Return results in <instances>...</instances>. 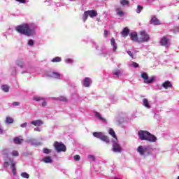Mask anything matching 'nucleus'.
<instances>
[{
    "mask_svg": "<svg viewBox=\"0 0 179 179\" xmlns=\"http://www.w3.org/2000/svg\"><path fill=\"white\" fill-rule=\"evenodd\" d=\"M138 136L141 141H148V142H156L157 141L156 136L148 131H138Z\"/></svg>",
    "mask_w": 179,
    "mask_h": 179,
    "instance_id": "1",
    "label": "nucleus"
},
{
    "mask_svg": "<svg viewBox=\"0 0 179 179\" xmlns=\"http://www.w3.org/2000/svg\"><path fill=\"white\" fill-rule=\"evenodd\" d=\"M15 30L24 36H32L33 29H30L29 24H22L15 27Z\"/></svg>",
    "mask_w": 179,
    "mask_h": 179,
    "instance_id": "2",
    "label": "nucleus"
},
{
    "mask_svg": "<svg viewBox=\"0 0 179 179\" xmlns=\"http://www.w3.org/2000/svg\"><path fill=\"white\" fill-rule=\"evenodd\" d=\"M93 136H94V138H98V139H101V141H103V142H105L106 143H110V138H108V136L104 135V133L103 132H94Z\"/></svg>",
    "mask_w": 179,
    "mask_h": 179,
    "instance_id": "3",
    "label": "nucleus"
},
{
    "mask_svg": "<svg viewBox=\"0 0 179 179\" xmlns=\"http://www.w3.org/2000/svg\"><path fill=\"white\" fill-rule=\"evenodd\" d=\"M53 146L58 153H59L61 152H66V146H65V144H64L62 143L55 141L54 143Z\"/></svg>",
    "mask_w": 179,
    "mask_h": 179,
    "instance_id": "4",
    "label": "nucleus"
},
{
    "mask_svg": "<svg viewBox=\"0 0 179 179\" xmlns=\"http://www.w3.org/2000/svg\"><path fill=\"white\" fill-rule=\"evenodd\" d=\"M141 77L142 78V79H143L145 83H152V82L155 80V77H151L150 78H149L148 73H146L145 72L141 73Z\"/></svg>",
    "mask_w": 179,
    "mask_h": 179,
    "instance_id": "5",
    "label": "nucleus"
},
{
    "mask_svg": "<svg viewBox=\"0 0 179 179\" xmlns=\"http://www.w3.org/2000/svg\"><path fill=\"white\" fill-rule=\"evenodd\" d=\"M140 34V41L142 43H145L146 41H149V39L150 38L149 36V34L146 33L145 31H141L139 32Z\"/></svg>",
    "mask_w": 179,
    "mask_h": 179,
    "instance_id": "6",
    "label": "nucleus"
},
{
    "mask_svg": "<svg viewBox=\"0 0 179 179\" xmlns=\"http://www.w3.org/2000/svg\"><path fill=\"white\" fill-rule=\"evenodd\" d=\"M112 150L113 152H115V153H121V150H122V148H121V145L118 144V143L113 142Z\"/></svg>",
    "mask_w": 179,
    "mask_h": 179,
    "instance_id": "7",
    "label": "nucleus"
},
{
    "mask_svg": "<svg viewBox=\"0 0 179 179\" xmlns=\"http://www.w3.org/2000/svg\"><path fill=\"white\" fill-rule=\"evenodd\" d=\"M137 152L141 156H145V153L148 152V148L140 145L137 148Z\"/></svg>",
    "mask_w": 179,
    "mask_h": 179,
    "instance_id": "8",
    "label": "nucleus"
},
{
    "mask_svg": "<svg viewBox=\"0 0 179 179\" xmlns=\"http://www.w3.org/2000/svg\"><path fill=\"white\" fill-rule=\"evenodd\" d=\"M131 40L132 41H136L137 43H139L141 41L138 39V34L136 32H132L129 34Z\"/></svg>",
    "mask_w": 179,
    "mask_h": 179,
    "instance_id": "9",
    "label": "nucleus"
},
{
    "mask_svg": "<svg viewBox=\"0 0 179 179\" xmlns=\"http://www.w3.org/2000/svg\"><path fill=\"white\" fill-rule=\"evenodd\" d=\"M162 87L164 89H169V87L172 88L173 87V84H171V82L169 80H166L162 83Z\"/></svg>",
    "mask_w": 179,
    "mask_h": 179,
    "instance_id": "10",
    "label": "nucleus"
},
{
    "mask_svg": "<svg viewBox=\"0 0 179 179\" xmlns=\"http://www.w3.org/2000/svg\"><path fill=\"white\" fill-rule=\"evenodd\" d=\"M13 142L15 145H20L23 142V137H22V136L15 137L13 138Z\"/></svg>",
    "mask_w": 179,
    "mask_h": 179,
    "instance_id": "11",
    "label": "nucleus"
},
{
    "mask_svg": "<svg viewBox=\"0 0 179 179\" xmlns=\"http://www.w3.org/2000/svg\"><path fill=\"white\" fill-rule=\"evenodd\" d=\"M150 24H154L155 26H159V24H161L160 21L156 17H153L151 19Z\"/></svg>",
    "mask_w": 179,
    "mask_h": 179,
    "instance_id": "12",
    "label": "nucleus"
},
{
    "mask_svg": "<svg viewBox=\"0 0 179 179\" xmlns=\"http://www.w3.org/2000/svg\"><path fill=\"white\" fill-rule=\"evenodd\" d=\"M160 44L161 45L166 47V45L169 44V38H167L166 36H163L161 38Z\"/></svg>",
    "mask_w": 179,
    "mask_h": 179,
    "instance_id": "13",
    "label": "nucleus"
},
{
    "mask_svg": "<svg viewBox=\"0 0 179 179\" xmlns=\"http://www.w3.org/2000/svg\"><path fill=\"white\" fill-rule=\"evenodd\" d=\"M32 125H34V127H41V125H43V122L41 120H34L31 122Z\"/></svg>",
    "mask_w": 179,
    "mask_h": 179,
    "instance_id": "14",
    "label": "nucleus"
},
{
    "mask_svg": "<svg viewBox=\"0 0 179 179\" xmlns=\"http://www.w3.org/2000/svg\"><path fill=\"white\" fill-rule=\"evenodd\" d=\"M115 12L117 16H119L120 17H124V11L121 9V8H116Z\"/></svg>",
    "mask_w": 179,
    "mask_h": 179,
    "instance_id": "15",
    "label": "nucleus"
},
{
    "mask_svg": "<svg viewBox=\"0 0 179 179\" xmlns=\"http://www.w3.org/2000/svg\"><path fill=\"white\" fill-rule=\"evenodd\" d=\"M87 12L88 13V16L90 17H96L97 16V11L94 10H87Z\"/></svg>",
    "mask_w": 179,
    "mask_h": 179,
    "instance_id": "16",
    "label": "nucleus"
},
{
    "mask_svg": "<svg viewBox=\"0 0 179 179\" xmlns=\"http://www.w3.org/2000/svg\"><path fill=\"white\" fill-rule=\"evenodd\" d=\"M90 83H92V80H90V78H85L84 80L83 86H85V87H89V86H90Z\"/></svg>",
    "mask_w": 179,
    "mask_h": 179,
    "instance_id": "17",
    "label": "nucleus"
},
{
    "mask_svg": "<svg viewBox=\"0 0 179 179\" xmlns=\"http://www.w3.org/2000/svg\"><path fill=\"white\" fill-rule=\"evenodd\" d=\"M121 34L122 37H127L128 34H129V29L128 27L124 28Z\"/></svg>",
    "mask_w": 179,
    "mask_h": 179,
    "instance_id": "18",
    "label": "nucleus"
},
{
    "mask_svg": "<svg viewBox=\"0 0 179 179\" xmlns=\"http://www.w3.org/2000/svg\"><path fill=\"white\" fill-rule=\"evenodd\" d=\"M110 44L113 47L114 52H115V51H117V43L115 42V39L114 38L110 39Z\"/></svg>",
    "mask_w": 179,
    "mask_h": 179,
    "instance_id": "19",
    "label": "nucleus"
},
{
    "mask_svg": "<svg viewBox=\"0 0 179 179\" xmlns=\"http://www.w3.org/2000/svg\"><path fill=\"white\" fill-rule=\"evenodd\" d=\"M108 134H109V135H110V136L114 138L115 139V141L117 140V135L115 134V131H114V129H113V128L109 129Z\"/></svg>",
    "mask_w": 179,
    "mask_h": 179,
    "instance_id": "20",
    "label": "nucleus"
},
{
    "mask_svg": "<svg viewBox=\"0 0 179 179\" xmlns=\"http://www.w3.org/2000/svg\"><path fill=\"white\" fill-rule=\"evenodd\" d=\"M10 167H11L13 176H16V166H15V164L13 163V161L11 162Z\"/></svg>",
    "mask_w": 179,
    "mask_h": 179,
    "instance_id": "21",
    "label": "nucleus"
},
{
    "mask_svg": "<svg viewBox=\"0 0 179 179\" xmlns=\"http://www.w3.org/2000/svg\"><path fill=\"white\" fill-rule=\"evenodd\" d=\"M95 115L96 116V117L99 118V120H101V121H103V122H107V120L104 117H101L100 113L95 112Z\"/></svg>",
    "mask_w": 179,
    "mask_h": 179,
    "instance_id": "22",
    "label": "nucleus"
},
{
    "mask_svg": "<svg viewBox=\"0 0 179 179\" xmlns=\"http://www.w3.org/2000/svg\"><path fill=\"white\" fill-rule=\"evenodd\" d=\"M143 104L144 107H146V108H150V104H149V101H148L147 99H144L143 100Z\"/></svg>",
    "mask_w": 179,
    "mask_h": 179,
    "instance_id": "23",
    "label": "nucleus"
},
{
    "mask_svg": "<svg viewBox=\"0 0 179 179\" xmlns=\"http://www.w3.org/2000/svg\"><path fill=\"white\" fill-rule=\"evenodd\" d=\"M42 160L43 162H44V163H52V159H51V157H45Z\"/></svg>",
    "mask_w": 179,
    "mask_h": 179,
    "instance_id": "24",
    "label": "nucleus"
},
{
    "mask_svg": "<svg viewBox=\"0 0 179 179\" xmlns=\"http://www.w3.org/2000/svg\"><path fill=\"white\" fill-rule=\"evenodd\" d=\"M51 77L55 78V79H60L61 75L57 72H53L52 73Z\"/></svg>",
    "mask_w": 179,
    "mask_h": 179,
    "instance_id": "25",
    "label": "nucleus"
},
{
    "mask_svg": "<svg viewBox=\"0 0 179 179\" xmlns=\"http://www.w3.org/2000/svg\"><path fill=\"white\" fill-rule=\"evenodd\" d=\"M13 118L8 116L6 117V124H13Z\"/></svg>",
    "mask_w": 179,
    "mask_h": 179,
    "instance_id": "26",
    "label": "nucleus"
},
{
    "mask_svg": "<svg viewBox=\"0 0 179 179\" xmlns=\"http://www.w3.org/2000/svg\"><path fill=\"white\" fill-rule=\"evenodd\" d=\"M33 99L35 101H44V100H45L43 97L37 96H34Z\"/></svg>",
    "mask_w": 179,
    "mask_h": 179,
    "instance_id": "27",
    "label": "nucleus"
},
{
    "mask_svg": "<svg viewBox=\"0 0 179 179\" xmlns=\"http://www.w3.org/2000/svg\"><path fill=\"white\" fill-rule=\"evenodd\" d=\"M120 3L122 6H125V5H129V1L128 0H120Z\"/></svg>",
    "mask_w": 179,
    "mask_h": 179,
    "instance_id": "28",
    "label": "nucleus"
},
{
    "mask_svg": "<svg viewBox=\"0 0 179 179\" xmlns=\"http://www.w3.org/2000/svg\"><path fill=\"white\" fill-rule=\"evenodd\" d=\"M1 89L3 92H5L6 93H8L9 92V86L4 85L1 86Z\"/></svg>",
    "mask_w": 179,
    "mask_h": 179,
    "instance_id": "29",
    "label": "nucleus"
},
{
    "mask_svg": "<svg viewBox=\"0 0 179 179\" xmlns=\"http://www.w3.org/2000/svg\"><path fill=\"white\" fill-rule=\"evenodd\" d=\"M87 17H89V13H87V11H85L83 15V20H84V22H86V20H87Z\"/></svg>",
    "mask_w": 179,
    "mask_h": 179,
    "instance_id": "30",
    "label": "nucleus"
},
{
    "mask_svg": "<svg viewBox=\"0 0 179 179\" xmlns=\"http://www.w3.org/2000/svg\"><path fill=\"white\" fill-rule=\"evenodd\" d=\"M127 54L128 55H129V57H131V58H132L133 59H136V57L134 55V53L131 51H127Z\"/></svg>",
    "mask_w": 179,
    "mask_h": 179,
    "instance_id": "31",
    "label": "nucleus"
},
{
    "mask_svg": "<svg viewBox=\"0 0 179 179\" xmlns=\"http://www.w3.org/2000/svg\"><path fill=\"white\" fill-rule=\"evenodd\" d=\"M52 62H61V57H56L52 59Z\"/></svg>",
    "mask_w": 179,
    "mask_h": 179,
    "instance_id": "32",
    "label": "nucleus"
},
{
    "mask_svg": "<svg viewBox=\"0 0 179 179\" xmlns=\"http://www.w3.org/2000/svg\"><path fill=\"white\" fill-rule=\"evenodd\" d=\"M58 100H59V101H64V103H66V101H68V99H66V97L65 96H60L58 98Z\"/></svg>",
    "mask_w": 179,
    "mask_h": 179,
    "instance_id": "33",
    "label": "nucleus"
},
{
    "mask_svg": "<svg viewBox=\"0 0 179 179\" xmlns=\"http://www.w3.org/2000/svg\"><path fill=\"white\" fill-rule=\"evenodd\" d=\"M21 176L23 178H29L30 177V176L26 172H24V173H21Z\"/></svg>",
    "mask_w": 179,
    "mask_h": 179,
    "instance_id": "34",
    "label": "nucleus"
},
{
    "mask_svg": "<svg viewBox=\"0 0 179 179\" xmlns=\"http://www.w3.org/2000/svg\"><path fill=\"white\" fill-rule=\"evenodd\" d=\"M142 9H143V6H137L136 13H141V12H142Z\"/></svg>",
    "mask_w": 179,
    "mask_h": 179,
    "instance_id": "35",
    "label": "nucleus"
},
{
    "mask_svg": "<svg viewBox=\"0 0 179 179\" xmlns=\"http://www.w3.org/2000/svg\"><path fill=\"white\" fill-rule=\"evenodd\" d=\"M43 153H45V155H48L49 153H51V150L48 148H44Z\"/></svg>",
    "mask_w": 179,
    "mask_h": 179,
    "instance_id": "36",
    "label": "nucleus"
},
{
    "mask_svg": "<svg viewBox=\"0 0 179 179\" xmlns=\"http://www.w3.org/2000/svg\"><path fill=\"white\" fill-rule=\"evenodd\" d=\"M73 159L75 160V162H79V160H80V156H79L78 155H74Z\"/></svg>",
    "mask_w": 179,
    "mask_h": 179,
    "instance_id": "37",
    "label": "nucleus"
},
{
    "mask_svg": "<svg viewBox=\"0 0 179 179\" xmlns=\"http://www.w3.org/2000/svg\"><path fill=\"white\" fill-rule=\"evenodd\" d=\"M12 155L17 157V156H19V152L17 151H16V150H13L12 152Z\"/></svg>",
    "mask_w": 179,
    "mask_h": 179,
    "instance_id": "38",
    "label": "nucleus"
},
{
    "mask_svg": "<svg viewBox=\"0 0 179 179\" xmlns=\"http://www.w3.org/2000/svg\"><path fill=\"white\" fill-rule=\"evenodd\" d=\"M28 45H34V41L30 39L28 42Z\"/></svg>",
    "mask_w": 179,
    "mask_h": 179,
    "instance_id": "39",
    "label": "nucleus"
},
{
    "mask_svg": "<svg viewBox=\"0 0 179 179\" xmlns=\"http://www.w3.org/2000/svg\"><path fill=\"white\" fill-rule=\"evenodd\" d=\"M131 65L134 68H139V64L138 63H136V62H133Z\"/></svg>",
    "mask_w": 179,
    "mask_h": 179,
    "instance_id": "40",
    "label": "nucleus"
},
{
    "mask_svg": "<svg viewBox=\"0 0 179 179\" xmlns=\"http://www.w3.org/2000/svg\"><path fill=\"white\" fill-rule=\"evenodd\" d=\"M2 153H3V155H4L5 156H8V150H6V149H3V150H2Z\"/></svg>",
    "mask_w": 179,
    "mask_h": 179,
    "instance_id": "41",
    "label": "nucleus"
},
{
    "mask_svg": "<svg viewBox=\"0 0 179 179\" xmlns=\"http://www.w3.org/2000/svg\"><path fill=\"white\" fill-rule=\"evenodd\" d=\"M17 65L18 66H20V68H23V62L22 61H18L17 62Z\"/></svg>",
    "mask_w": 179,
    "mask_h": 179,
    "instance_id": "42",
    "label": "nucleus"
},
{
    "mask_svg": "<svg viewBox=\"0 0 179 179\" xmlns=\"http://www.w3.org/2000/svg\"><path fill=\"white\" fill-rule=\"evenodd\" d=\"M103 36L104 37H107L108 36V31L107 29L104 30Z\"/></svg>",
    "mask_w": 179,
    "mask_h": 179,
    "instance_id": "43",
    "label": "nucleus"
},
{
    "mask_svg": "<svg viewBox=\"0 0 179 179\" xmlns=\"http://www.w3.org/2000/svg\"><path fill=\"white\" fill-rule=\"evenodd\" d=\"M13 106L14 107H16V106H20V102H13Z\"/></svg>",
    "mask_w": 179,
    "mask_h": 179,
    "instance_id": "44",
    "label": "nucleus"
},
{
    "mask_svg": "<svg viewBox=\"0 0 179 179\" xmlns=\"http://www.w3.org/2000/svg\"><path fill=\"white\" fill-rule=\"evenodd\" d=\"M88 158H89V159H92V160L93 162H94V160H95L94 156H93V155H88Z\"/></svg>",
    "mask_w": 179,
    "mask_h": 179,
    "instance_id": "45",
    "label": "nucleus"
},
{
    "mask_svg": "<svg viewBox=\"0 0 179 179\" xmlns=\"http://www.w3.org/2000/svg\"><path fill=\"white\" fill-rule=\"evenodd\" d=\"M22 128H26L27 127V122H24L20 125Z\"/></svg>",
    "mask_w": 179,
    "mask_h": 179,
    "instance_id": "46",
    "label": "nucleus"
},
{
    "mask_svg": "<svg viewBox=\"0 0 179 179\" xmlns=\"http://www.w3.org/2000/svg\"><path fill=\"white\" fill-rule=\"evenodd\" d=\"M17 2H20V3H26V0H15Z\"/></svg>",
    "mask_w": 179,
    "mask_h": 179,
    "instance_id": "47",
    "label": "nucleus"
},
{
    "mask_svg": "<svg viewBox=\"0 0 179 179\" xmlns=\"http://www.w3.org/2000/svg\"><path fill=\"white\" fill-rule=\"evenodd\" d=\"M113 75H116V76H120V71H115L113 73Z\"/></svg>",
    "mask_w": 179,
    "mask_h": 179,
    "instance_id": "48",
    "label": "nucleus"
},
{
    "mask_svg": "<svg viewBox=\"0 0 179 179\" xmlns=\"http://www.w3.org/2000/svg\"><path fill=\"white\" fill-rule=\"evenodd\" d=\"M42 106L43 107H45V106H47V102L45 101H44L43 102H42Z\"/></svg>",
    "mask_w": 179,
    "mask_h": 179,
    "instance_id": "49",
    "label": "nucleus"
},
{
    "mask_svg": "<svg viewBox=\"0 0 179 179\" xmlns=\"http://www.w3.org/2000/svg\"><path fill=\"white\" fill-rule=\"evenodd\" d=\"M3 166H4V167H8V166H9V163L8 162H4Z\"/></svg>",
    "mask_w": 179,
    "mask_h": 179,
    "instance_id": "50",
    "label": "nucleus"
},
{
    "mask_svg": "<svg viewBox=\"0 0 179 179\" xmlns=\"http://www.w3.org/2000/svg\"><path fill=\"white\" fill-rule=\"evenodd\" d=\"M0 134H3V129H2V126L0 124Z\"/></svg>",
    "mask_w": 179,
    "mask_h": 179,
    "instance_id": "51",
    "label": "nucleus"
},
{
    "mask_svg": "<svg viewBox=\"0 0 179 179\" xmlns=\"http://www.w3.org/2000/svg\"><path fill=\"white\" fill-rule=\"evenodd\" d=\"M66 62L71 63V62H72V60H71L70 59H66Z\"/></svg>",
    "mask_w": 179,
    "mask_h": 179,
    "instance_id": "52",
    "label": "nucleus"
},
{
    "mask_svg": "<svg viewBox=\"0 0 179 179\" xmlns=\"http://www.w3.org/2000/svg\"><path fill=\"white\" fill-rule=\"evenodd\" d=\"M34 131H40V129H37V128H35V129H34Z\"/></svg>",
    "mask_w": 179,
    "mask_h": 179,
    "instance_id": "53",
    "label": "nucleus"
},
{
    "mask_svg": "<svg viewBox=\"0 0 179 179\" xmlns=\"http://www.w3.org/2000/svg\"><path fill=\"white\" fill-rule=\"evenodd\" d=\"M178 179H179V176H178Z\"/></svg>",
    "mask_w": 179,
    "mask_h": 179,
    "instance_id": "54",
    "label": "nucleus"
},
{
    "mask_svg": "<svg viewBox=\"0 0 179 179\" xmlns=\"http://www.w3.org/2000/svg\"><path fill=\"white\" fill-rule=\"evenodd\" d=\"M178 20H179V17H178Z\"/></svg>",
    "mask_w": 179,
    "mask_h": 179,
    "instance_id": "55",
    "label": "nucleus"
}]
</instances>
